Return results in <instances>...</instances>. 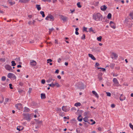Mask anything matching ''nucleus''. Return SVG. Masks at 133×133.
Masks as SVG:
<instances>
[{
  "instance_id": "nucleus-24",
  "label": "nucleus",
  "mask_w": 133,
  "mask_h": 133,
  "mask_svg": "<svg viewBox=\"0 0 133 133\" xmlns=\"http://www.w3.org/2000/svg\"><path fill=\"white\" fill-rule=\"evenodd\" d=\"M41 97L42 99H44L46 98L45 95L44 94H41Z\"/></svg>"
},
{
  "instance_id": "nucleus-43",
  "label": "nucleus",
  "mask_w": 133,
  "mask_h": 133,
  "mask_svg": "<svg viewBox=\"0 0 133 133\" xmlns=\"http://www.w3.org/2000/svg\"><path fill=\"white\" fill-rule=\"evenodd\" d=\"M129 126L133 130V125L130 123H129Z\"/></svg>"
},
{
  "instance_id": "nucleus-30",
  "label": "nucleus",
  "mask_w": 133,
  "mask_h": 133,
  "mask_svg": "<svg viewBox=\"0 0 133 133\" xmlns=\"http://www.w3.org/2000/svg\"><path fill=\"white\" fill-rule=\"evenodd\" d=\"M81 105V104L79 102H77L74 105L76 107H78V106H80Z\"/></svg>"
},
{
  "instance_id": "nucleus-13",
  "label": "nucleus",
  "mask_w": 133,
  "mask_h": 133,
  "mask_svg": "<svg viewBox=\"0 0 133 133\" xmlns=\"http://www.w3.org/2000/svg\"><path fill=\"white\" fill-rule=\"evenodd\" d=\"M31 65L33 66H35L36 64V62L34 60H31L30 62Z\"/></svg>"
},
{
  "instance_id": "nucleus-6",
  "label": "nucleus",
  "mask_w": 133,
  "mask_h": 133,
  "mask_svg": "<svg viewBox=\"0 0 133 133\" xmlns=\"http://www.w3.org/2000/svg\"><path fill=\"white\" fill-rule=\"evenodd\" d=\"M22 104L20 103H18L16 104L15 107L16 109L19 110H20L22 108Z\"/></svg>"
},
{
  "instance_id": "nucleus-54",
  "label": "nucleus",
  "mask_w": 133,
  "mask_h": 133,
  "mask_svg": "<svg viewBox=\"0 0 133 133\" xmlns=\"http://www.w3.org/2000/svg\"><path fill=\"white\" fill-rule=\"evenodd\" d=\"M96 48H93L92 50V51L94 52H97V51L96 49Z\"/></svg>"
},
{
  "instance_id": "nucleus-48",
  "label": "nucleus",
  "mask_w": 133,
  "mask_h": 133,
  "mask_svg": "<svg viewBox=\"0 0 133 133\" xmlns=\"http://www.w3.org/2000/svg\"><path fill=\"white\" fill-rule=\"evenodd\" d=\"M107 96H111V94L110 92H106Z\"/></svg>"
},
{
  "instance_id": "nucleus-19",
  "label": "nucleus",
  "mask_w": 133,
  "mask_h": 133,
  "mask_svg": "<svg viewBox=\"0 0 133 133\" xmlns=\"http://www.w3.org/2000/svg\"><path fill=\"white\" fill-rule=\"evenodd\" d=\"M111 56H113L114 58H116L118 56V55L117 54H116V53L114 52H112L111 53Z\"/></svg>"
},
{
  "instance_id": "nucleus-31",
  "label": "nucleus",
  "mask_w": 133,
  "mask_h": 133,
  "mask_svg": "<svg viewBox=\"0 0 133 133\" xmlns=\"http://www.w3.org/2000/svg\"><path fill=\"white\" fill-rule=\"evenodd\" d=\"M49 34H50L52 32V31L54 30V29L53 28H52L51 29H49Z\"/></svg>"
},
{
  "instance_id": "nucleus-12",
  "label": "nucleus",
  "mask_w": 133,
  "mask_h": 133,
  "mask_svg": "<svg viewBox=\"0 0 133 133\" xmlns=\"http://www.w3.org/2000/svg\"><path fill=\"white\" fill-rule=\"evenodd\" d=\"M103 74L102 73H99L98 75V78L99 81L102 80L103 78L102 77Z\"/></svg>"
},
{
  "instance_id": "nucleus-36",
  "label": "nucleus",
  "mask_w": 133,
  "mask_h": 133,
  "mask_svg": "<svg viewBox=\"0 0 133 133\" xmlns=\"http://www.w3.org/2000/svg\"><path fill=\"white\" fill-rule=\"evenodd\" d=\"M42 121H38V122L36 123V124L39 125H40L42 123Z\"/></svg>"
},
{
  "instance_id": "nucleus-34",
  "label": "nucleus",
  "mask_w": 133,
  "mask_h": 133,
  "mask_svg": "<svg viewBox=\"0 0 133 133\" xmlns=\"http://www.w3.org/2000/svg\"><path fill=\"white\" fill-rule=\"evenodd\" d=\"M12 64L11 65L12 66H14L16 65V63H15L14 61H12L11 62Z\"/></svg>"
},
{
  "instance_id": "nucleus-44",
  "label": "nucleus",
  "mask_w": 133,
  "mask_h": 133,
  "mask_svg": "<svg viewBox=\"0 0 133 133\" xmlns=\"http://www.w3.org/2000/svg\"><path fill=\"white\" fill-rule=\"evenodd\" d=\"M97 69H101L102 70V71H105L106 70L105 69L103 68H97Z\"/></svg>"
},
{
  "instance_id": "nucleus-47",
  "label": "nucleus",
  "mask_w": 133,
  "mask_h": 133,
  "mask_svg": "<svg viewBox=\"0 0 133 133\" xmlns=\"http://www.w3.org/2000/svg\"><path fill=\"white\" fill-rule=\"evenodd\" d=\"M40 126H41L40 125H38L36 124V125H35V128H36V129H37L38 128L40 127Z\"/></svg>"
},
{
  "instance_id": "nucleus-61",
  "label": "nucleus",
  "mask_w": 133,
  "mask_h": 133,
  "mask_svg": "<svg viewBox=\"0 0 133 133\" xmlns=\"http://www.w3.org/2000/svg\"><path fill=\"white\" fill-rule=\"evenodd\" d=\"M57 111H59L60 112V111H61V108H58L57 109Z\"/></svg>"
},
{
  "instance_id": "nucleus-37",
  "label": "nucleus",
  "mask_w": 133,
  "mask_h": 133,
  "mask_svg": "<svg viewBox=\"0 0 133 133\" xmlns=\"http://www.w3.org/2000/svg\"><path fill=\"white\" fill-rule=\"evenodd\" d=\"M111 17V14L110 13L108 14L107 15V18L108 19H110Z\"/></svg>"
},
{
  "instance_id": "nucleus-50",
  "label": "nucleus",
  "mask_w": 133,
  "mask_h": 133,
  "mask_svg": "<svg viewBox=\"0 0 133 133\" xmlns=\"http://www.w3.org/2000/svg\"><path fill=\"white\" fill-rule=\"evenodd\" d=\"M9 87L10 89H13V88L12 87V85L11 84H9Z\"/></svg>"
},
{
  "instance_id": "nucleus-58",
  "label": "nucleus",
  "mask_w": 133,
  "mask_h": 133,
  "mask_svg": "<svg viewBox=\"0 0 133 133\" xmlns=\"http://www.w3.org/2000/svg\"><path fill=\"white\" fill-rule=\"evenodd\" d=\"M19 84L21 86H22L23 85V84L22 82H20L19 83Z\"/></svg>"
},
{
  "instance_id": "nucleus-5",
  "label": "nucleus",
  "mask_w": 133,
  "mask_h": 133,
  "mask_svg": "<svg viewBox=\"0 0 133 133\" xmlns=\"http://www.w3.org/2000/svg\"><path fill=\"white\" fill-rule=\"evenodd\" d=\"M7 77L10 78H13V79H16V77L13 74L11 73H9L7 75Z\"/></svg>"
},
{
  "instance_id": "nucleus-45",
  "label": "nucleus",
  "mask_w": 133,
  "mask_h": 133,
  "mask_svg": "<svg viewBox=\"0 0 133 133\" xmlns=\"http://www.w3.org/2000/svg\"><path fill=\"white\" fill-rule=\"evenodd\" d=\"M83 31H86L87 32H88V31H87V28H85V27H84L83 28Z\"/></svg>"
},
{
  "instance_id": "nucleus-1",
  "label": "nucleus",
  "mask_w": 133,
  "mask_h": 133,
  "mask_svg": "<svg viewBox=\"0 0 133 133\" xmlns=\"http://www.w3.org/2000/svg\"><path fill=\"white\" fill-rule=\"evenodd\" d=\"M102 17V15L99 13L94 14L93 16V19L97 21L100 20Z\"/></svg>"
},
{
  "instance_id": "nucleus-18",
  "label": "nucleus",
  "mask_w": 133,
  "mask_h": 133,
  "mask_svg": "<svg viewBox=\"0 0 133 133\" xmlns=\"http://www.w3.org/2000/svg\"><path fill=\"white\" fill-rule=\"evenodd\" d=\"M123 95L122 94H121L120 95L119 99L121 101H123L124 100H125V97L124 96H123Z\"/></svg>"
},
{
  "instance_id": "nucleus-25",
  "label": "nucleus",
  "mask_w": 133,
  "mask_h": 133,
  "mask_svg": "<svg viewBox=\"0 0 133 133\" xmlns=\"http://www.w3.org/2000/svg\"><path fill=\"white\" fill-rule=\"evenodd\" d=\"M77 119L79 121L81 122L82 120V117L81 115H79L77 118Z\"/></svg>"
},
{
  "instance_id": "nucleus-35",
  "label": "nucleus",
  "mask_w": 133,
  "mask_h": 133,
  "mask_svg": "<svg viewBox=\"0 0 133 133\" xmlns=\"http://www.w3.org/2000/svg\"><path fill=\"white\" fill-rule=\"evenodd\" d=\"M48 85L49 86V87H51L53 88L55 86L54 84H53V82L51 84H48Z\"/></svg>"
},
{
  "instance_id": "nucleus-17",
  "label": "nucleus",
  "mask_w": 133,
  "mask_h": 133,
  "mask_svg": "<svg viewBox=\"0 0 133 133\" xmlns=\"http://www.w3.org/2000/svg\"><path fill=\"white\" fill-rule=\"evenodd\" d=\"M92 93L95 95V97L98 99L99 97L98 95L97 94V92L94 91H92Z\"/></svg>"
},
{
  "instance_id": "nucleus-42",
  "label": "nucleus",
  "mask_w": 133,
  "mask_h": 133,
  "mask_svg": "<svg viewBox=\"0 0 133 133\" xmlns=\"http://www.w3.org/2000/svg\"><path fill=\"white\" fill-rule=\"evenodd\" d=\"M35 112L36 114L37 115H38V116H39V115L38 113V110L37 109H36L34 111Z\"/></svg>"
},
{
  "instance_id": "nucleus-46",
  "label": "nucleus",
  "mask_w": 133,
  "mask_h": 133,
  "mask_svg": "<svg viewBox=\"0 0 133 133\" xmlns=\"http://www.w3.org/2000/svg\"><path fill=\"white\" fill-rule=\"evenodd\" d=\"M55 86V85H56V87H60V85L58 84V83H55V84H54Z\"/></svg>"
},
{
  "instance_id": "nucleus-33",
  "label": "nucleus",
  "mask_w": 133,
  "mask_h": 133,
  "mask_svg": "<svg viewBox=\"0 0 133 133\" xmlns=\"http://www.w3.org/2000/svg\"><path fill=\"white\" fill-rule=\"evenodd\" d=\"M40 14L42 15L43 17H44L45 16V15L44 14V13L43 11H41L40 12Z\"/></svg>"
},
{
  "instance_id": "nucleus-32",
  "label": "nucleus",
  "mask_w": 133,
  "mask_h": 133,
  "mask_svg": "<svg viewBox=\"0 0 133 133\" xmlns=\"http://www.w3.org/2000/svg\"><path fill=\"white\" fill-rule=\"evenodd\" d=\"M88 119L87 117H85L83 118V120L85 122H88Z\"/></svg>"
},
{
  "instance_id": "nucleus-10",
  "label": "nucleus",
  "mask_w": 133,
  "mask_h": 133,
  "mask_svg": "<svg viewBox=\"0 0 133 133\" xmlns=\"http://www.w3.org/2000/svg\"><path fill=\"white\" fill-rule=\"evenodd\" d=\"M110 24L112 28L114 29H115L116 28V27L115 24L114 22H113L111 21H110Z\"/></svg>"
},
{
  "instance_id": "nucleus-22",
  "label": "nucleus",
  "mask_w": 133,
  "mask_h": 133,
  "mask_svg": "<svg viewBox=\"0 0 133 133\" xmlns=\"http://www.w3.org/2000/svg\"><path fill=\"white\" fill-rule=\"evenodd\" d=\"M62 110L63 111H64L65 112H67L69 110L67 109L66 108V107H65L64 106H63L62 107Z\"/></svg>"
},
{
  "instance_id": "nucleus-62",
  "label": "nucleus",
  "mask_w": 133,
  "mask_h": 133,
  "mask_svg": "<svg viewBox=\"0 0 133 133\" xmlns=\"http://www.w3.org/2000/svg\"><path fill=\"white\" fill-rule=\"evenodd\" d=\"M32 90V89L31 88H29L28 92L29 93H30L31 92V91Z\"/></svg>"
},
{
  "instance_id": "nucleus-28",
  "label": "nucleus",
  "mask_w": 133,
  "mask_h": 133,
  "mask_svg": "<svg viewBox=\"0 0 133 133\" xmlns=\"http://www.w3.org/2000/svg\"><path fill=\"white\" fill-rule=\"evenodd\" d=\"M115 65V64L114 63H111L109 65V66L111 68L113 69L114 68V67Z\"/></svg>"
},
{
  "instance_id": "nucleus-63",
  "label": "nucleus",
  "mask_w": 133,
  "mask_h": 133,
  "mask_svg": "<svg viewBox=\"0 0 133 133\" xmlns=\"http://www.w3.org/2000/svg\"><path fill=\"white\" fill-rule=\"evenodd\" d=\"M61 60V58H59L58 59V62L59 63H60V61Z\"/></svg>"
},
{
  "instance_id": "nucleus-39",
  "label": "nucleus",
  "mask_w": 133,
  "mask_h": 133,
  "mask_svg": "<svg viewBox=\"0 0 133 133\" xmlns=\"http://www.w3.org/2000/svg\"><path fill=\"white\" fill-rule=\"evenodd\" d=\"M102 38V37L101 36H100L97 37V39L98 41H101Z\"/></svg>"
},
{
  "instance_id": "nucleus-56",
  "label": "nucleus",
  "mask_w": 133,
  "mask_h": 133,
  "mask_svg": "<svg viewBox=\"0 0 133 133\" xmlns=\"http://www.w3.org/2000/svg\"><path fill=\"white\" fill-rule=\"evenodd\" d=\"M9 100V99L8 98H6L5 99V102H8Z\"/></svg>"
},
{
  "instance_id": "nucleus-8",
  "label": "nucleus",
  "mask_w": 133,
  "mask_h": 133,
  "mask_svg": "<svg viewBox=\"0 0 133 133\" xmlns=\"http://www.w3.org/2000/svg\"><path fill=\"white\" fill-rule=\"evenodd\" d=\"M61 18L64 22L66 21L68 19V18L64 16L61 15L60 16Z\"/></svg>"
},
{
  "instance_id": "nucleus-53",
  "label": "nucleus",
  "mask_w": 133,
  "mask_h": 133,
  "mask_svg": "<svg viewBox=\"0 0 133 133\" xmlns=\"http://www.w3.org/2000/svg\"><path fill=\"white\" fill-rule=\"evenodd\" d=\"M42 1L44 2H46V1L49 2H50L51 1V0H42Z\"/></svg>"
},
{
  "instance_id": "nucleus-14",
  "label": "nucleus",
  "mask_w": 133,
  "mask_h": 133,
  "mask_svg": "<svg viewBox=\"0 0 133 133\" xmlns=\"http://www.w3.org/2000/svg\"><path fill=\"white\" fill-rule=\"evenodd\" d=\"M18 92L19 93L20 95H23L24 94H25V92L23 90H21V89H20L18 90Z\"/></svg>"
},
{
  "instance_id": "nucleus-23",
  "label": "nucleus",
  "mask_w": 133,
  "mask_h": 133,
  "mask_svg": "<svg viewBox=\"0 0 133 133\" xmlns=\"http://www.w3.org/2000/svg\"><path fill=\"white\" fill-rule=\"evenodd\" d=\"M36 7L37 8V9L39 11L41 9V7L40 6V5L37 4L36 5Z\"/></svg>"
},
{
  "instance_id": "nucleus-20",
  "label": "nucleus",
  "mask_w": 133,
  "mask_h": 133,
  "mask_svg": "<svg viewBox=\"0 0 133 133\" xmlns=\"http://www.w3.org/2000/svg\"><path fill=\"white\" fill-rule=\"evenodd\" d=\"M30 111V109L26 107L24 108V112H29Z\"/></svg>"
},
{
  "instance_id": "nucleus-4",
  "label": "nucleus",
  "mask_w": 133,
  "mask_h": 133,
  "mask_svg": "<svg viewBox=\"0 0 133 133\" xmlns=\"http://www.w3.org/2000/svg\"><path fill=\"white\" fill-rule=\"evenodd\" d=\"M45 19L47 20H50L53 21L54 19V17L52 15L49 14L45 18Z\"/></svg>"
},
{
  "instance_id": "nucleus-49",
  "label": "nucleus",
  "mask_w": 133,
  "mask_h": 133,
  "mask_svg": "<svg viewBox=\"0 0 133 133\" xmlns=\"http://www.w3.org/2000/svg\"><path fill=\"white\" fill-rule=\"evenodd\" d=\"M47 63H49V62H51L52 61V60L50 59H48L47 60Z\"/></svg>"
},
{
  "instance_id": "nucleus-57",
  "label": "nucleus",
  "mask_w": 133,
  "mask_h": 133,
  "mask_svg": "<svg viewBox=\"0 0 133 133\" xmlns=\"http://www.w3.org/2000/svg\"><path fill=\"white\" fill-rule=\"evenodd\" d=\"M63 118L64 119H69V117L68 116L67 117L65 116Z\"/></svg>"
},
{
  "instance_id": "nucleus-7",
  "label": "nucleus",
  "mask_w": 133,
  "mask_h": 133,
  "mask_svg": "<svg viewBox=\"0 0 133 133\" xmlns=\"http://www.w3.org/2000/svg\"><path fill=\"white\" fill-rule=\"evenodd\" d=\"M78 88L81 89H84V84L81 82L78 83Z\"/></svg>"
},
{
  "instance_id": "nucleus-15",
  "label": "nucleus",
  "mask_w": 133,
  "mask_h": 133,
  "mask_svg": "<svg viewBox=\"0 0 133 133\" xmlns=\"http://www.w3.org/2000/svg\"><path fill=\"white\" fill-rule=\"evenodd\" d=\"M30 0H19V2L24 3H26L28 2Z\"/></svg>"
},
{
  "instance_id": "nucleus-60",
  "label": "nucleus",
  "mask_w": 133,
  "mask_h": 133,
  "mask_svg": "<svg viewBox=\"0 0 133 133\" xmlns=\"http://www.w3.org/2000/svg\"><path fill=\"white\" fill-rule=\"evenodd\" d=\"M99 63H96L95 65V66H99Z\"/></svg>"
},
{
  "instance_id": "nucleus-38",
  "label": "nucleus",
  "mask_w": 133,
  "mask_h": 133,
  "mask_svg": "<svg viewBox=\"0 0 133 133\" xmlns=\"http://www.w3.org/2000/svg\"><path fill=\"white\" fill-rule=\"evenodd\" d=\"M6 79V77L5 76H2L1 78V80L2 81H4Z\"/></svg>"
},
{
  "instance_id": "nucleus-59",
  "label": "nucleus",
  "mask_w": 133,
  "mask_h": 133,
  "mask_svg": "<svg viewBox=\"0 0 133 133\" xmlns=\"http://www.w3.org/2000/svg\"><path fill=\"white\" fill-rule=\"evenodd\" d=\"M111 107L112 108H114L115 107V104H111Z\"/></svg>"
},
{
  "instance_id": "nucleus-40",
  "label": "nucleus",
  "mask_w": 133,
  "mask_h": 133,
  "mask_svg": "<svg viewBox=\"0 0 133 133\" xmlns=\"http://www.w3.org/2000/svg\"><path fill=\"white\" fill-rule=\"evenodd\" d=\"M129 16L131 18L133 19V12H131L129 14Z\"/></svg>"
},
{
  "instance_id": "nucleus-21",
  "label": "nucleus",
  "mask_w": 133,
  "mask_h": 133,
  "mask_svg": "<svg viewBox=\"0 0 133 133\" xmlns=\"http://www.w3.org/2000/svg\"><path fill=\"white\" fill-rule=\"evenodd\" d=\"M8 2L11 5L14 4L15 3V2L12 0H8Z\"/></svg>"
},
{
  "instance_id": "nucleus-27",
  "label": "nucleus",
  "mask_w": 133,
  "mask_h": 133,
  "mask_svg": "<svg viewBox=\"0 0 133 133\" xmlns=\"http://www.w3.org/2000/svg\"><path fill=\"white\" fill-rule=\"evenodd\" d=\"M17 129L19 131L22 130L23 128L22 127L18 126L17 128Z\"/></svg>"
},
{
  "instance_id": "nucleus-9",
  "label": "nucleus",
  "mask_w": 133,
  "mask_h": 133,
  "mask_svg": "<svg viewBox=\"0 0 133 133\" xmlns=\"http://www.w3.org/2000/svg\"><path fill=\"white\" fill-rule=\"evenodd\" d=\"M112 81L115 85L118 86V85L119 84V83L117 79L116 78H114Z\"/></svg>"
},
{
  "instance_id": "nucleus-11",
  "label": "nucleus",
  "mask_w": 133,
  "mask_h": 133,
  "mask_svg": "<svg viewBox=\"0 0 133 133\" xmlns=\"http://www.w3.org/2000/svg\"><path fill=\"white\" fill-rule=\"evenodd\" d=\"M100 8L102 11H104L106 10L107 7L105 5H102L101 6Z\"/></svg>"
},
{
  "instance_id": "nucleus-3",
  "label": "nucleus",
  "mask_w": 133,
  "mask_h": 133,
  "mask_svg": "<svg viewBox=\"0 0 133 133\" xmlns=\"http://www.w3.org/2000/svg\"><path fill=\"white\" fill-rule=\"evenodd\" d=\"M5 68L6 70L9 71L14 72V70L12 69L11 66L9 65L8 64L6 65L5 66Z\"/></svg>"
},
{
  "instance_id": "nucleus-29",
  "label": "nucleus",
  "mask_w": 133,
  "mask_h": 133,
  "mask_svg": "<svg viewBox=\"0 0 133 133\" xmlns=\"http://www.w3.org/2000/svg\"><path fill=\"white\" fill-rule=\"evenodd\" d=\"M6 59L5 58H0V61H1L2 62H4L5 61Z\"/></svg>"
},
{
  "instance_id": "nucleus-51",
  "label": "nucleus",
  "mask_w": 133,
  "mask_h": 133,
  "mask_svg": "<svg viewBox=\"0 0 133 133\" xmlns=\"http://www.w3.org/2000/svg\"><path fill=\"white\" fill-rule=\"evenodd\" d=\"M41 83L43 84H45V80L44 79H42L41 81Z\"/></svg>"
},
{
  "instance_id": "nucleus-2",
  "label": "nucleus",
  "mask_w": 133,
  "mask_h": 133,
  "mask_svg": "<svg viewBox=\"0 0 133 133\" xmlns=\"http://www.w3.org/2000/svg\"><path fill=\"white\" fill-rule=\"evenodd\" d=\"M24 117L23 118L27 120L28 122L30 121L31 119L30 115L29 114H23Z\"/></svg>"
},
{
  "instance_id": "nucleus-26",
  "label": "nucleus",
  "mask_w": 133,
  "mask_h": 133,
  "mask_svg": "<svg viewBox=\"0 0 133 133\" xmlns=\"http://www.w3.org/2000/svg\"><path fill=\"white\" fill-rule=\"evenodd\" d=\"M52 80L53 79L52 77H50L49 79L46 80V82L47 83H49L51 82Z\"/></svg>"
},
{
  "instance_id": "nucleus-55",
  "label": "nucleus",
  "mask_w": 133,
  "mask_h": 133,
  "mask_svg": "<svg viewBox=\"0 0 133 133\" xmlns=\"http://www.w3.org/2000/svg\"><path fill=\"white\" fill-rule=\"evenodd\" d=\"M89 32H93V30H92V28H91L89 29Z\"/></svg>"
},
{
  "instance_id": "nucleus-52",
  "label": "nucleus",
  "mask_w": 133,
  "mask_h": 133,
  "mask_svg": "<svg viewBox=\"0 0 133 133\" xmlns=\"http://www.w3.org/2000/svg\"><path fill=\"white\" fill-rule=\"evenodd\" d=\"M85 35L84 34L83 35V36H82V37H81V39H85Z\"/></svg>"
},
{
  "instance_id": "nucleus-41",
  "label": "nucleus",
  "mask_w": 133,
  "mask_h": 133,
  "mask_svg": "<svg viewBox=\"0 0 133 133\" xmlns=\"http://www.w3.org/2000/svg\"><path fill=\"white\" fill-rule=\"evenodd\" d=\"M77 5L78 7L79 8H80L82 7L81 5L80 4V3L79 2H78L77 3Z\"/></svg>"
},
{
  "instance_id": "nucleus-64",
  "label": "nucleus",
  "mask_w": 133,
  "mask_h": 133,
  "mask_svg": "<svg viewBox=\"0 0 133 133\" xmlns=\"http://www.w3.org/2000/svg\"><path fill=\"white\" fill-rule=\"evenodd\" d=\"M17 67L18 68H21L22 67V66L20 65H18L17 66Z\"/></svg>"
},
{
  "instance_id": "nucleus-16",
  "label": "nucleus",
  "mask_w": 133,
  "mask_h": 133,
  "mask_svg": "<svg viewBox=\"0 0 133 133\" xmlns=\"http://www.w3.org/2000/svg\"><path fill=\"white\" fill-rule=\"evenodd\" d=\"M88 56L89 57H90L92 60H96V58L92 54H89Z\"/></svg>"
}]
</instances>
